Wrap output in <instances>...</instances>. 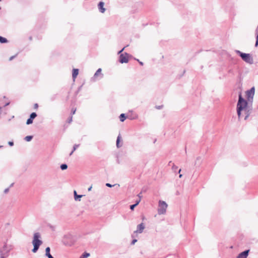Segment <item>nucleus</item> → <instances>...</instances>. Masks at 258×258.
<instances>
[{
  "instance_id": "f257e3e1",
  "label": "nucleus",
  "mask_w": 258,
  "mask_h": 258,
  "mask_svg": "<svg viewBox=\"0 0 258 258\" xmlns=\"http://www.w3.org/2000/svg\"><path fill=\"white\" fill-rule=\"evenodd\" d=\"M236 110L239 120L243 116L244 120H247L252 113L251 106L248 105L247 101L242 97L241 94L238 96Z\"/></svg>"
},
{
  "instance_id": "f03ea898",
  "label": "nucleus",
  "mask_w": 258,
  "mask_h": 258,
  "mask_svg": "<svg viewBox=\"0 0 258 258\" xmlns=\"http://www.w3.org/2000/svg\"><path fill=\"white\" fill-rule=\"evenodd\" d=\"M40 234L39 232H36L34 234L33 239L32 241V244L34 247L32 250L34 253L36 252L38 250L39 246L42 243V241L40 239Z\"/></svg>"
},
{
  "instance_id": "7ed1b4c3",
  "label": "nucleus",
  "mask_w": 258,
  "mask_h": 258,
  "mask_svg": "<svg viewBox=\"0 0 258 258\" xmlns=\"http://www.w3.org/2000/svg\"><path fill=\"white\" fill-rule=\"evenodd\" d=\"M235 52L238 54L245 62L249 64H252L253 63L252 57L250 54L243 53L238 50H236Z\"/></svg>"
},
{
  "instance_id": "20e7f679",
  "label": "nucleus",
  "mask_w": 258,
  "mask_h": 258,
  "mask_svg": "<svg viewBox=\"0 0 258 258\" xmlns=\"http://www.w3.org/2000/svg\"><path fill=\"white\" fill-rule=\"evenodd\" d=\"M167 207L168 205L165 202L160 200L159 201L158 207L157 209L158 214L159 215L165 214L166 212Z\"/></svg>"
},
{
  "instance_id": "39448f33",
  "label": "nucleus",
  "mask_w": 258,
  "mask_h": 258,
  "mask_svg": "<svg viewBox=\"0 0 258 258\" xmlns=\"http://www.w3.org/2000/svg\"><path fill=\"white\" fill-rule=\"evenodd\" d=\"M103 77V74L102 73V69L99 68L96 71L93 76L91 78L90 81L91 82H95L101 80Z\"/></svg>"
},
{
  "instance_id": "423d86ee",
  "label": "nucleus",
  "mask_w": 258,
  "mask_h": 258,
  "mask_svg": "<svg viewBox=\"0 0 258 258\" xmlns=\"http://www.w3.org/2000/svg\"><path fill=\"white\" fill-rule=\"evenodd\" d=\"M11 246L8 247L6 242H5L3 247V249H0L1 258H5V255L6 256H7L8 255V253L11 250Z\"/></svg>"
},
{
  "instance_id": "0eeeda50",
  "label": "nucleus",
  "mask_w": 258,
  "mask_h": 258,
  "mask_svg": "<svg viewBox=\"0 0 258 258\" xmlns=\"http://www.w3.org/2000/svg\"><path fill=\"white\" fill-rule=\"evenodd\" d=\"M145 228V225L143 223H141L137 226V230L134 232L132 234V237L133 238H135L137 236L138 233H142L144 229Z\"/></svg>"
},
{
  "instance_id": "6e6552de",
  "label": "nucleus",
  "mask_w": 258,
  "mask_h": 258,
  "mask_svg": "<svg viewBox=\"0 0 258 258\" xmlns=\"http://www.w3.org/2000/svg\"><path fill=\"white\" fill-rule=\"evenodd\" d=\"M128 54L127 53L120 54L119 55V62L121 63H127L128 61Z\"/></svg>"
},
{
  "instance_id": "1a4fd4ad",
  "label": "nucleus",
  "mask_w": 258,
  "mask_h": 258,
  "mask_svg": "<svg viewBox=\"0 0 258 258\" xmlns=\"http://www.w3.org/2000/svg\"><path fill=\"white\" fill-rule=\"evenodd\" d=\"M246 93L248 100L249 101L252 100L254 94V88L252 87L250 90L247 91Z\"/></svg>"
},
{
  "instance_id": "9d476101",
  "label": "nucleus",
  "mask_w": 258,
  "mask_h": 258,
  "mask_svg": "<svg viewBox=\"0 0 258 258\" xmlns=\"http://www.w3.org/2000/svg\"><path fill=\"white\" fill-rule=\"evenodd\" d=\"M72 238V235L71 234H67L65 235L63 237V242L66 245H71L73 243L72 241H70V242L67 241L66 240L67 239H71Z\"/></svg>"
},
{
  "instance_id": "9b49d317",
  "label": "nucleus",
  "mask_w": 258,
  "mask_h": 258,
  "mask_svg": "<svg viewBox=\"0 0 258 258\" xmlns=\"http://www.w3.org/2000/svg\"><path fill=\"white\" fill-rule=\"evenodd\" d=\"M249 250H246L241 253H240L237 256V258H247Z\"/></svg>"
},
{
  "instance_id": "f8f14e48",
  "label": "nucleus",
  "mask_w": 258,
  "mask_h": 258,
  "mask_svg": "<svg viewBox=\"0 0 258 258\" xmlns=\"http://www.w3.org/2000/svg\"><path fill=\"white\" fill-rule=\"evenodd\" d=\"M104 3L103 2H100L98 4V7L99 12L101 13H104L105 11V9L104 8Z\"/></svg>"
},
{
  "instance_id": "ddd939ff",
  "label": "nucleus",
  "mask_w": 258,
  "mask_h": 258,
  "mask_svg": "<svg viewBox=\"0 0 258 258\" xmlns=\"http://www.w3.org/2000/svg\"><path fill=\"white\" fill-rule=\"evenodd\" d=\"M79 74V70L78 69H74L73 70V73H72V77L74 80V81L75 80L76 78H77V76Z\"/></svg>"
},
{
  "instance_id": "4468645a",
  "label": "nucleus",
  "mask_w": 258,
  "mask_h": 258,
  "mask_svg": "<svg viewBox=\"0 0 258 258\" xmlns=\"http://www.w3.org/2000/svg\"><path fill=\"white\" fill-rule=\"evenodd\" d=\"M74 199L76 201H80L81 198L83 197V195H77V191L76 190L74 191Z\"/></svg>"
},
{
  "instance_id": "2eb2a0df",
  "label": "nucleus",
  "mask_w": 258,
  "mask_h": 258,
  "mask_svg": "<svg viewBox=\"0 0 258 258\" xmlns=\"http://www.w3.org/2000/svg\"><path fill=\"white\" fill-rule=\"evenodd\" d=\"M50 249L49 247H47L45 249V255L48 258H54L50 253Z\"/></svg>"
},
{
  "instance_id": "dca6fc26",
  "label": "nucleus",
  "mask_w": 258,
  "mask_h": 258,
  "mask_svg": "<svg viewBox=\"0 0 258 258\" xmlns=\"http://www.w3.org/2000/svg\"><path fill=\"white\" fill-rule=\"evenodd\" d=\"M255 35H256V42L255 44V46H257L258 45V25L257 28L255 29Z\"/></svg>"
},
{
  "instance_id": "f3484780",
  "label": "nucleus",
  "mask_w": 258,
  "mask_h": 258,
  "mask_svg": "<svg viewBox=\"0 0 258 258\" xmlns=\"http://www.w3.org/2000/svg\"><path fill=\"white\" fill-rule=\"evenodd\" d=\"M120 136L119 135L118 137H117V140H116V147L118 148L119 147H120L122 145H120L119 144V142H120Z\"/></svg>"
},
{
  "instance_id": "a211bd4d",
  "label": "nucleus",
  "mask_w": 258,
  "mask_h": 258,
  "mask_svg": "<svg viewBox=\"0 0 258 258\" xmlns=\"http://www.w3.org/2000/svg\"><path fill=\"white\" fill-rule=\"evenodd\" d=\"M79 146H80L79 144H75L74 145L73 150L70 153V156H71L73 154L74 152L79 147Z\"/></svg>"
},
{
  "instance_id": "6ab92c4d",
  "label": "nucleus",
  "mask_w": 258,
  "mask_h": 258,
  "mask_svg": "<svg viewBox=\"0 0 258 258\" xmlns=\"http://www.w3.org/2000/svg\"><path fill=\"white\" fill-rule=\"evenodd\" d=\"M125 118H126V116L124 113H122L120 115L119 119L121 122L124 121V120L125 119Z\"/></svg>"
},
{
  "instance_id": "aec40b11",
  "label": "nucleus",
  "mask_w": 258,
  "mask_h": 258,
  "mask_svg": "<svg viewBox=\"0 0 258 258\" xmlns=\"http://www.w3.org/2000/svg\"><path fill=\"white\" fill-rule=\"evenodd\" d=\"M90 256V253L88 252H84L80 258H87Z\"/></svg>"
},
{
  "instance_id": "412c9836",
  "label": "nucleus",
  "mask_w": 258,
  "mask_h": 258,
  "mask_svg": "<svg viewBox=\"0 0 258 258\" xmlns=\"http://www.w3.org/2000/svg\"><path fill=\"white\" fill-rule=\"evenodd\" d=\"M7 42V39L4 37L0 36V42L2 43H4Z\"/></svg>"
},
{
  "instance_id": "4be33fe9",
  "label": "nucleus",
  "mask_w": 258,
  "mask_h": 258,
  "mask_svg": "<svg viewBox=\"0 0 258 258\" xmlns=\"http://www.w3.org/2000/svg\"><path fill=\"white\" fill-rule=\"evenodd\" d=\"M32 138L33 137L32 136H28L25 138V140L27 142H29L32 139Z\"/></svg>"
},
{
  "instance_id": "5701e85b",
  "label": "nucleus",
  "mask_w": 258,
  "mask_h": 258,
  "mask_svg": "<svg viewBox=\"0 0 258 258\" xmlns=\"http://www.w3.org/2000/svg\"><path fill=\"white\" fill-rule=\"evenodd\" d=\"M67 168H68V165L66 164H62L60 165V168L62 170L67 169Z\"/></svg>"
},
{
  "instance_id": "b1692460",
  "label": "nucleus",
  "mask_w": 258,
  "mask_h": 258,
  "mask_svg": "<svg viewBox=\"0 0 258 258\" xmlns=\"http://www.w3.org/2000/svg\"><path fill=\"white\" fill-rule=\"evenodd\" d=\"M37 116V114L35 112L32 113L30 115V117L33 120Z\"/></svg>"
},
{
  "instance_id": "393cba45",
  "label": "nucleus",
  "mask_w": 258,
  "mask_h": 258,
  "mask_svg": "<svg viewBox=\"0 0 258 258\" xmlns=\"http://www.w3.org/2000/svg\"><path fill=\"white\" fill-rule=\"evenodd\" d=\"M32 122H33V119H32L30 117H29V118H28L26 121V124L28 125V124H31Z\"/></svg>"
},
{
  "instance_id": "a878e982",
  "label": "nucleus",
  "mask_w": 258,
  "mask_h": 258,
  "mask_svg": "<svg viewBox=\"0 0 258 258\" xmlns=\"http://www.w3.org/2000/svg\"><path fill=\"white\" fill-rule=\"evenodd\" d=\"M177 168H178V167L177 166H176L175 164H173V165L172 166V169L174 172H176Z\"/></svg>"
},
{
  "instance_id": "bb28decb",
  "label": "nucleus",
  "mask_w": 258,
  "mask_h": 258,
  "mask_svg": "<svg viewBox=\"0 0 258 258\" xmlns=\"http://www.w3.org/2000/svg\"><path fill=\"white\" fill-rule=\"evenodd\" d=\"M49 228L53 231L55 230V226L53 225H49Z\"/></svg>"
},
{
  "instance_id": "cd10ccee",
  "label": "nucleus",
  "mask_w": 258,
  "mask_h": 258,
  "mask_svg": "<svg viewBox=\"0 0 258 258\" xmlns=\"http://www.w3.org/2000/svg\"><path fill=\"white\" fill-rule=\"evenodd\" d=\"M137 206V204H133L132 205H131L130 206V209L131 210H133L134 209V208Z\"/></svg>"
},
{
  "instance_id": "c85d7f7f",
  "label": "nucleus",
  "mask_w": 258,
  "mask_h": 258,
  "mask_svg": "<svg viewBox=\"0 0 258 258\" xmlns=\"http://www.w3.org/2000/svg\"><path fill=\"white\" fill-rule=\"evenodd\" d=\"M114 185H112L109 183H106V186L107 187H112L114 186Z\"/></svg>"
},
{
  "instance_id": "c756f323",
  "label": "nucleus",
  "mask_w": 258,
  "mask_h": 258,
  "mask_svg": "<svg viewBox=\"0 0 258 258\" xmlns=\"http://www.w3.org/2000/svg\"><path fill=\"white\" fill-rule=\"evenodd\" d=\"M137 241V239L134 238V239L132 240L131 242V244L134 245Z\"/></svg>"
},
{
  "instance_id": "7c9ffc66",
  "label": "nucleus",
  "mask_w": 258,
  "mask_h": 258,
  "mask_svg": "<svg viewBox=\"0 0 258 258\" xmlns=\"http://www.w3.org/2000/svg\"><path fill=\"white\" fill-rule=\"evenodd\" d=\"M15 57H16V55L12 56L11 57H10L9 60L10 61L12 60Z\"/></svg>"
},
{
  "instance_id": "2f4dec72",
  "label": "nucleus",
  "mask_w": 258,
  "mask_h": 258,
  "mask_svg": "<svg viewBox=\"0 0 258 258\" xmlns=\"http://www.w3.org/2000/svg\"><path fill=\"white\" fill-rule=\"evenodd\" d=\"M9 145L11 146H13L14 145V143L13 142H9Z\"/></svg>"
},
{
  "instance_id": "473e14b6",
  "label": "nucleus",
  "mask_w": 258,
  "mask_h": 258,
  "mask_svg": "<svg viewBox=\"0 0 258 258\" xmlns=\"http://www.w3.org/2000/svg\"><path fill=\"white\" fill-rule=\"evenodd\" d=\"M72 116H71V117L69 118L68 122H69V123H71V122H72Z\"/></svg>"
},
{
  "instance_id": "72a5a7b5",
  "label": "nucleus",
  "mask_w": 258,
  "mask_h": 258,
  "mask_svg": "<svg viewBox=\"0 0 258 258\" xmlns=\"http://www.w3.org/2000/svg\"><path fill=\"white\" fill-rule=\"evenodd\" d=\"M124 48H125V47H123L121 50H120L118 52V54H120V53L123 51V50H124Z\"/></svg>"
},
{
  "instance_id": "f704fd0d",
  "label": "nucleus",
  "mask_w": 258,
  "mask_h": 258,
  "mask_svg": "<svg viewBox=\"0 0 258 258\" xmlns=\"http://www.w3.org/2000/svg\"><path fill=\"white\" fill-rule=\"evenodd\" d=\"M76 109H74V110H72V114H74L75 113V112H76Z\"/></svg>"
},
{
  "instance_id": "c9c22d12",
  "label": "nucleus",
  "mask_w": 258,
  "mask_h": 258,
  "mask_svg": "<svg viewBox=\"0 0 258 258\" xmlns=\"http://www.w3.org/2000/svg\"><path fill=\"white\" fill-rule=\"evenodd\" d=\"M138 61H139V63L141 65V66H143V62H142V61H140L139 59H137Z\"/></svg>"
},
{
  "instance_id": "e433bc0d",
  "label": "nucleus",
  "mask_w": 258,
  "mask_h": 258,
  "mask_svg": "<svg viewBox=\"0 0 258 258\" xmlns=\"http://www.w3.org/2000/svg\"><path fill=\"white\" fill-rule=\"evenodd\" d=\"M38 104L36 103V104H34V108H36H36H38Z\"/></svg>"
},
{
  "instance_id": "4c0bfd02",
  "label": "nucleus",
  "mask_w": 258,
  "mask_h": 258,
  "mask_svg": "<svg viewBox=\"0 0 258 258\" xmlns=\"http://www.w3.org/2000/svg\"><path fill=\"white\" fill-rule=\"evenodd\" d=\"M140 202V199L139 201H137V202L135 204H137V206L139 204Z\"/></svg>"
},
{
  "instance_id": "58836bf2",
  "label": "nucleus",
  "mask_w": 258,
  "mask_h": 258,
  "mask_svg": "<svg viewBox=\"0 0 258 258\" xmlns=\"http://www.w3.org/2000/svg\"><path fill=\"white\" fill-rule=\"evenodd\" d=\"M156 108L158 109H160L161 108V106H157Z\"/></svg>"
},
{
  "instance_id": "ea45409f",
  "label": "nucleus",
  "mask_w": 258,
  "mask_h": 258,
  "mask_svg": "<svg viewBox=\"0 0 258 258\" xmlns=\"http://www.w3.org/2000/svg\"><path fill=\"white\" fill-rule=\"evenodd\" d=\"M9 191V188H7L5 190V192L6 193Z\"/></svg>"
},
{
  "instance_id": "a19ab883",
  "label": "nucleus",
  "mask_w": 258,
  "mask_h": 258,
  "mask_svg": "<svg viewBox=\"0 0 258 258\" xmlns=\"http://www.w3.org/2000/svg\"><path fill=\"white\" fill-rule=\"evenodd\" d=\"M92 189V186H90L89 188H88V191H90Z\"/></svg>"
},
{
  "instance_id": "79ce46f5",
  "label": "nucleus",
  "mask_w": 258,
  "mask_h": 258,
  "mask_svg": "<svg viewBox=\"0 0 258 258\" xmlns=\"http://www.w3.org/2000/svg\"><path fill=\"white\" fill-rule=\"evenodd\" d=\"M9 104H10V103H9V102L7 103L6 104L5 106H6L8 105Z\"/></svg>"
},
{
  "instance_id": "37998d69",
  "label": "nucleus",
  "mask_w": 258,
  "mask_h": 258,
  "mask_svg": "<svg viewBox=\"0 0 258 258\" xmlns=\"http://www.w3.org/2000/svg\"><path fill=\"white\" fill-rule=\"evenodd\" d=\"M182 174H179V178H181L182 177Z\"/></svg>"
},
{
  "instance_id": "c03bdc74",
  "label": "nucleus",
  "mask_w": 258,
  "mask_h": 258,
  "mask_svg": "<svg viewBox=\"0 0 258 258\" xmlns=\"http://www.w3.org/2000/svg\"><path fill=\"white\" fill-rule=\"evenodd\" d=\"M180 171H181V169H179V170H178V173H180Z\"/></svg>"
},
{
  "instance_id": "a18cd8bd",
  "label": "nucleus",
  "mask_w": 258,
  "mask_h": 258,
  "mask_svg": "<svg viewBox=\"0 0 258 258\" xmlns=\"http://www.w3.org/2000/svg\"><path fill=\"white\" fill-rule=\"evenodd\" d=\"M138 196L140 197V198H141V195H138Z\"/></svg>"
},
{
  "instance_id": "49530a36",
  "label": "nucleus",
  "mask_w": 258,
  "mask_h": 258,
  "mask_svg": "<svg viewBox=\"0 0 258 258\" xmlns=\"http://www.w3.org/2000/svg\"><path fill=\"white\" fill-rule=\"evenodd\" d=\"M1 147H2V146H0V148H1Z\"/></svg>"
},
{
  "instance_id": "de8ad7c7",
  "label": "nucleus",
  "mask_w": 258,
  "mask_h": 258,
  "mask_svg": "<svg viewBox=\"0 0 258 258\" xmlns=\"http://www.w3.org/2000/svg\"><path fill=\"white\" fill-rule=\"evenodd\" d=\"M1 109V108L0 107V109Z\"/></svg>"
},
{
  "instance_id": "09e8293b",
  "label": "nucleus",
  "mask_w": 258,
  "mask_h": 258,
  "mask_svg": "<svg viewBox=\"0 0 258 258\" xmlns=\"http://www.w3.org/2000/svg\"><path fill=\"white\" fill-rule=\"evenodd\" d=\"M0 1H1V0H0Z\"/></svg>"
}]
</instances>
